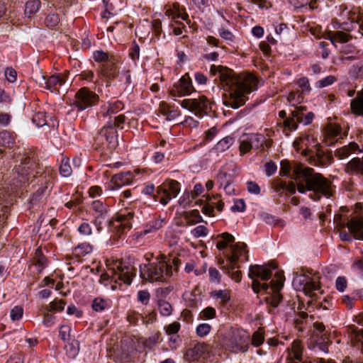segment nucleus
Returning a JSON list of instances; mask_svg holds the SVG:
<instances>
[{
    "label": "nucleus",
    "instance_id": "obj_1",
    "mask_svg": "<svg viewBox=\"0 0 363 363\" xmlns=\"http://www.w3.org/2000/svg\"><path fill=\"white\" fill-rule=\"evenodd\" d=\"M210 74H219V79L225 93L223 95V104L237 109L243 106L247 94L257 89V79L251 73L236 74L233 69L222 65H211Z\"/></svg>",
    "mask_w": 363,
    "mask_h": 363
},
{
    "label": "nucleus",
    "instance_id": "obj_2",
    "mask_svg": "<svg viewBox=\"0 0 363 363\" xmlns=\"http://www.w3.org/2000/svg\"><path fill=\"white\" fill-rule=\"evenodd\" d=\"M295 177L291 179H302L307 183L308 191H313L315 194L330 197L331 194V182L322 174L315 172L311 167H304L303 164H296L294 167Z\"/></svg>",
    "mask_w": 363,
    "mask_h": 363
},
{
    "label": "nucleus",
    "instance_id": "obj_3",
    "mask_svg": "<svg viewBox=\"0 0 363 363\" xmlns=\"http://www.w3.org/2000/svg\"><path fill=\"white\" fill-rule=\"evenodd\" d=\"M162 259L140 265V275L142 279L149 282H164L172 275V267L165 260L166 257L161 255Z\"/></svg>",
    "mask_w": 363,
    "mask_h": 363
},
{
    "label": "nucleus",
    "instance_id": "obj_4",
    "mask_svg": "<svg viewBox=\"0 0 363 363\" xmlns=\"http://www.w3.org/2000/svg\"><path fill=\"white\" fill-rule=\"evenodd\" d=\"M133 217V213L129 212L127 214L118 215L117 218L113 220L109 213H102L95 215L94 224L99 232L103 229L104 225H108L111 230L120 235L130 228V220Z\"/></svg>",
    "mask_w": 363,
    "mask_h": 363
},
{
    "label": "nucleus",
    "instance_id": "obj_5",
    "mask_svg": "<svg viewBox=\"0 0 363 363\" xmlns=\"http://www.w3.org/2000/svg\"><path fill=\"white\" fill-rule=\"evenodd\" d=\"M285 277L283 271L277 272L274 274V279L271 280L269 284L262 283L261 291H263L269 296L264 298L265 302L274 308L278 307L282 301L283 296L280 293L284 286Z\"/></svg>",
    "mask_w": 363,
    "mask_h": 363
},
{
    "label": "nucleus",
    "instance_id": "obj_6",
    "mask_svg": "<svg viewBox=\"0 0 363 363\" xmlns=\"http://www.w3.org/2000/svg\"><path fill=\"white\" fill-rule=\"evenodd\" d=\"M117 130L111 126H104L94 138V147L101 154L111 153L118 146Z\"/></svg>",
    "mask_w": 363,
    "mask_h": 363
},
{
    "label": "nucleus",
    "instance_id": "obj_7",
    "mask_svg": "<svg viewBox=\"0 0 363 363\" xmlns=\"http://www.w3.org/2000/svg\"><path fill=\"white\" fill-rule=\"evenodd\" d=\"M114 265L117 279L124 284L130 285L136 275L135 258L129 255L125 259L117 260Z\"/></svg>",
    "mask_w": 363,
    "mask_h": 363
},
{
    "label": "nucleus",
    "instance_id": "obj_8",
    "mask_svg": "<svg viewBox=\"0 0 363 363\" xmlns=\"http://www.w3.org/2000/svg\"><path fill=\"white\" fill-rule=\"evenodd\" d=\"M21 164L16 165L13 169V184L16 186H21L29 180L30 169L34 165L29 155L24 153L21 155Z\"/></svg>",
    "mask_w": 363,
    "mask_h": 363
},
{
    "label": "nucleus",
    "instance_id": "obj_9",
    "mask_svg": "<svg viewBox=\"0 0 363 363\" xmlns=\"http://www.w3.org/2000/svg\"><path fill=\"white\" fill-rule=\"evenodd\" d=\"M181 106L194 112L199 118L207 115L211 109V103L205 96H201L198 99H184L181 102Z\"/></svg>",
    "mask_w": 363,
    "mask_h": 363
},
{
    "label": "nucleus",
    "instance_id": "obj_10",
    "mask_svg": "<svg viewBox=\"0 0 363 363\" xmlns=\"http://www.w3.org/2000/svg\"><path fill=\"white\" fill-rule=\"evenodd\" d=\"M180 191V184L176 180H168L157 188V195L155 199L162 205H166L172 198H175Z\"/></svg>",
    "mask_w": 363,
    "mask_h": 363
},
{
    "label": "nucleus",
    "instance_id": "obj_11",
    "mask_svg": "<svg viewBox=\"0 0 363 363\" xmlns=\"http://www.w3.org/2000/svg\"><path fill=\"white\" fill-rule=\"evenodd\" d=\"M99 101V96L87 87H82L75 94L73 104L78 111H82L88 107L96 105Z\"/></svg>",
    "mask_w": 363,
    "mask_h": 363
},
{
    "label": "nucleus",
    "instance_id": "obj_12",
    "mask_svg": "<svg viewBox=\"0 0 363 363\" xmlns=\"http://www.w3.org/2000/svg\"><path fill=\"white\" fill-rule=\"evenodd\" d=\"M248 336L238 330H233L224 344L226 348L233 352H245L248 349L247 345Z\"/></svg>",
    "mask_w": 363,
    "mask_h": 363
},
{
    "label": "nucleus",
    "instance_id": "obj_13",
    "mask_svg": "<svg viewBox=\"0 0 363 363\" xmlns=\"http://www.w3.org/2000/svg\"><path fill=\"white\" fill-rule=\"evenodd\" d=\"M195 91L192 85L191 79L188 73L185 74L181 79L174 84L169 93L173 97H182L191 94Z\"/></svg>",
    "mask_w": 363,
    "mask_h": 363
},
{
    "label": "nucleus",
    "instance_id": "obj_14",
    "mask_svg": "<svg viewBox=\"0 0 363 363\" xmlns=\"http://www.w3.org/2000/svg\"><path fill=\"white\" fill-rule=\"evenodd\" d=\"M277 268V264L274 262H271L262 265H250L249 268L248 277L250 279L255 278L257 279V278H259L262 281H267L272 277V270L276 269Z\"/></svg>",
    "mask_w": 363,
    "mask_h": 363
},
{
    "label": "nucleus",
    "instance_id": "obj_15",
    "mask_svg": "<svg viewBox=\"0 0 363 363\" xmlns=\"http://www.w3.org/2000/svg\"><path fill=\"white\" fill-rule=\"evenodd\" d=\"M347 226L353 238L363 240V219L352 218L346 224H340V228Z\"/></svg>",
    "mask_w": 363,
    "mask_h": 363
},
{
    "label": "nucleus",
    "instance_id": "obj_16",
    "mask_svg": "<svg viewBox=\"0 0 363 363\" xmlns=\"http://www.w3.org/2000/svg\"><path fill=\"white\" fill-rule=\"evenodd\" d=\"M208 350L209 346L206 343L198 342L186 351L185 357L189 362L198 361Z\"/></svg>",
    "mask_w": 363,
    "mask_h": 363
},
{
    "label": "nucleus",
    "instance_id": "obj_17",
    "mask_svg": "<svg viewBox=\"0 0 363 363\" xmlns=\"http://www.w3.org/2000/svg\"><path fill=\"white\" fill-rule=\"evenodd\" d=\"M306 107L300 106L295 108L294 111L291 112V116L295 119V121L298 123H303L304 125H308L312 123L314 114L313 112H308L306 114L304 113L306 111Z\"/></svg>",
    "mask_w": 363,
    "mask_h": 363
},
{
    "label": "nucleus",
    "instance_id": "obj_18",
    "mask_svg": "<svg viewBox=\"0 0 363 363\" xmlns=\"http://www.w3.org/2000/svg\"><path fill=\"white\" fill-rule=\"evenodd\" d=\"M345 172L350 175H360L363 177V157L352 158L345 167Z\"/></svg>",
    "mask_w": 363,
    "mask_h": 363
},
{
    "label": "nucleus",
    "instance_id": "obj_19",
    "mask_svg": "<svg viewBox=\"0 0 363 363\" xmlns=\"http://www.w3.org/2000/svg\"><path fill=\"white\" fill-rule=\"evenodd\" d=\"M67 73H65L64 74H53L50 76L45 82V88L53 92L56 89L57 86H62L66 82V77Z\"/></svg>",
    "mask_w": 363,
    "mask_h": 363
},
{
    "label": "nucleus",
    "instance_id": "obj_20",
    "mask_svg": "<svg viewBox=\"0 0 363 363\" xmlns=\"http://www.w3.org/2000/svg\"><path fill=\"white\" fill-rule=\"evenodd\" d=\"M132 181L133 174L130 172L117 174L114 175L111 179V183L113 185L112 188H116L130 184Z\"/></svg>",
    "mask_w": 363,
    "mask_h": 363
},
{
    "label": "nucleus",
    "instance_id": "obj_21",
    "mask_svg": "<svg viewBox=\"0 0 363 363\" xmlns=\"http://www.w3.org/2000/svg\"><path fill=\"white\" fill-rule=\"evenodd\" d=\"M123 107V103L118 100L113 103H109L108 106H101L99 114L103 117H106L111 114L118 113L122 110Z\"/></svg>",
    "mask_w": 363,
    "mask_h": 363
},
{
    "label": "nucleus",
    "instance_id": "obj_22",
    "mask_svg": "<svg viewBox=\"0 0 363 363\" xmlns=\"http://www.w3.org/2000/svg\"><path fill=\"white\" fill-rule=\"evenodd\" d=\"M101 74L109 80L114 79L118 74L116 65L113 62H107L101 66Z\"/></svg>",
    "mask_w": 363,
    "mask_h": 363
},
{
    "label": "nucleus",
    "instance_id": "obj_23",
    "mask_svg": "<svg viewBox=\"0 0 363 363\" xmlns=\"http://www.w3.org/2000/svg\"><path fill=\"white\" fill-rule=\"evenodd\" d=\"M158 111L166 117V120L172 121L179 116V111L173 109L166 102L162 101L160 104Z\"/></svg>",
    "mask_w": 363,
    "mask_h": 363
},
{
    "label": "nucleus",
    "instance_id": "obj_24",
    "mask_svg": "<svg viewBox=\"0 0 363 363\" xmlns=\"http://www.w3.org/2000/svg\"><path fill=\"white\" fill-rule=\"evenodd\" d=\"M359 148L357 143L352 142L348 145H345L341 148L337 149L335 152V156L340 160L347 157L350 154Z\"/></svg>",
    "mask_w": 363,
    "mask_h": 363
},
{
    "label": "nucleus",
    "instance_id": "obj_25",
    "mask_svg": "<svg viewBox=\"0 0 363 363\" xmlns=\"http://www.w3.org/2000/svg\"><path fill=\"white\" fill-rule=\"evenodd\" d=\"M350 107L354 114L363 116V89L351 101Z\"/></svg>",
    "mask_w": 363,
    "mask_h": 363
},
{
    "label": "nucleus",
    "instance_id": "obj_26",
    "mask_svg": "<svg viewBox=\"0 0 363 363\" xmlns=\"http://www.w3.org/2000/svg\"><path fill=\"white\" fill-rule=\"evenodd\" d=\"M234 142V138L231 136H226L219 140L216 145L214 150L217 152H223L229 149Z\"/></svg>",
    "mask_w": 363,
    "mask_h": 363
},
{
    "label": "nucleus",
    "instance_id": "obj_27",
    "mask_svg": "<svg viewBox=\"0 0 363 363\" xmlns=\"http://www.w3.org/2000/svg\"><path fill=\"white\" fill-rule=\"evenodd\" d=\"M240 257V256L238 254V252L236 251V249L232 250V255L228 257L229 266L222 267L227 274H230V270H234L235 268L239 267L237 266V262Z\"/></svg>",
    "mask_w": 363,
    "mask_h": 363
},
{
    "label": "nucleus",
    "instance_id": "obj_28",
    "mask_svg": "<svg viewBox=\"0 0 363 363\" xmlns=\"http://www.w3.org/2000/svg\"><path fill=\"white\" fill-rule=\"evenodd\" d=\"M92 251V246L87 242L78 245L73 249V254L78 257H83Z\"/></svg>",
    "mask_w": 363,
    "mask_h": 363
},
{
    "label": "nucleus",
    "instance_id": "obj_29",
    "mask_svg": "<svg viewBox=\"0 0 363 363\" xmlns=\"http://www.w3.org/2000/svg\"><path fill=\"white\" fill-rule=\"evenodd\" d=\"M296 164H298V163L296 162H293L292 163H291L287 160H281V163H280L281 167H280V171H279V175L281 177H289V174L290 171L291 169L294 170V167ZM293 174H294L293 173ZM294 177H295V175L291 176L290 177L291 178Z\"/></svg>",
    "mask_w": 363,
    "mask_h": 363
},
{
    "label": "nucleus",
    "instance_id": "obj_30",
    "mask_svg": "<svg viewBox=\"0 0 363 363\" xmlns=\"http://www.w3.org/2000/svg\"><path fill=\"white\" fill-rule=\"evenodd\" d=\"M158 310L160 314L163 316H169L172 314L173 308L172 305L164 299H159L157 301Z\"/></svg>",
    "mask_w": 363,
    "mask_h": 363
},
{
    "label": "nucleus",
    "instance_id": "obj_31",
    "mask_svg": "<svg viewBox=\"0 0 363 363\" xmlns=\"http://www.w3.org/2000/svg\"><path fill=\"white\" fill-rule=\"evenodd\" d=\"M40 6V0H29L26 4L25 14L28 17L35 14L39 9Z\"/></svg>",
    "mask_w": 363,
    "mask_h": 363
},
{
    "label": "nucleus",
    "instance_id": "obj_32",
    "mask_svg": "<svg viewBox=\"0 0 363 363\" xmlns=\"http://www.w3.org/2000/svg\"><path fill=\"white\" fill-rule=\"evenodd\" d=\"M125 121V116L123 114H121L114 117L113 119L110 118V120L108 121L107 124L105 125V126H111L113 130H116V128L123 129Z\"/></svg>",
    "mask_w": 363,
    "mask_h": 363
},
{
    "label": "nucleus",
    "instance_id": "obj_33",
    "mask_svg": "<svg viewBox=\"0 0 363 363\" xmlns=\"http://www.w3.org/2000/svg\"><path fill=\"white\" fill-rule=\"evenodd\" d=\"M91 307L96 312H101L109 307V303L107 300L97 297L93 300Z\"/></svg>",
    "mask_w": 363,
    "mask_h": 363
},
{
    "label": "nucleus",
    "instance_id": "obj_34",
    "mask_svg": "<svg viewBox=\"0 0 363 363\" xmlns=\"http://www.w3.org/2000/svg\"><path fill=\"white\" fill-rule=\"evenodd\" d=\"M341 128L339 125H329L327 126V136L328 138L326 139L325 143L328 145H331L333 144V142L330 141L332 138H334L340 134Z\"/></svg>",
    "mask_w": 363,
    "mask_h": 363
},
{
    "label": "nucleus",
    "instance_id": "obj_35",
    "mask_svg": "<svg viewBox=\"0 0 363 363\" xmlns=\"http://www.w3.org/2000/svg\"><path fill=\"white\" fill-rule=\"evenodd\" d=\"M91 209L94 211L95 215L110 212L108 206L100 200H95L91 203Z\"/></svg>",
    "mask_w": 363,
    "mask_h": 363
},
{
    "label": "nucleus",
    "instance_id": "obj_36",
    "mask_svg": "<svg viewBox=\"0 0 363 363\" xmlns=\"http://www.w3.org/2000/svg\"><path fill=\"white\" fill-rule=\"evenodd\" d=\"M211 296L221 300L223 304H225L230 300V291L229 290H216L211 293Z\"/></svg>",
    "mask_w": 363,
    "mask_h": 363
},
{
    "label": "nucleus",
    "instance_id": "obj_37",
    "mask_svg": "<svg viewBox=\"0 0 363 363\" xmlns=\"http://www.w3.org/2000/svg\"><path fill=\"white\" fill-rule=\"evenodd\" d=\"M14 144V139L11 133L3 131L0 133V145L11 147Z\"/></svg>",
    "mask_w": 363,
    "mask_h": 363
},
{
    "label": "nucleus",
    "instance_id": "obj_38",
    "mask_svg": "<svg viewBox=\"0 0 363 363\" xmlns=\"http://www.w3.org/2000/svg\"><path fill=\"white\" fill-rule=\"evenodd\" d=\"M35 264L40 267V270L43 269L46 266L47 259L43 255L40 247L35 250V255L33 257Z\"/></svg>",
    "mask_w": 363,
    "mask_h": 363
},
{
    "label": "nucleus",
    "instance_id": "obj_39",
    "mask_svg": "<svg viewBox=\"0 0 363 363\" xmlns=\"http://www.w3.org/2000/svg\"><path fill=\"white\" fill-rule=\"evenodd\" d=\"M59 170L62 177H67L71 175L72 169L68 158L65 157L62 160Z\"/></svg>",
    "mask_w": 363,
    "mask_h": 363
},
{
    "label": "nucleus",
    "instance_id": "obj_40",
    "mask_svg": "<svg viewBox=\"0 0 363 363\" xmlns=\"http://www.w3.org/2000/svg\"><path fill=\"white\" fill-rule=\"evenodd\" d=\"M291 352L295 359L301 362L302 360L303 346L300 340H294L291 345Z\"/></svg>",
    "mask_w": 363,
    "mask_h": 363
},
{
    "label": "nucleus",
    "instance_id": "obj_41",
    "mask_svg": "<svg viewBox=\"0 0 363 363\" xmlns=\"http://www.w3.org/2000/svg\"><path fill=\"white\" fill-rule=\"evenodd\" d=\"M349 75L352 79L363 78V62L354 65L349 70Z\"/></svg>",
    "mask_w": 363,
    "mask_h": 363
},
{
    "label": "nucleus",
    "instance_id": "obj_42",
    "mask_svg": "<svg viewBox=\"0 0 363 363\" xmlns=\"http://www.w3.org/2000/svg\"><path fill=\"white\" fill-rule=\"evenodd\" d=\"M33 123L36 124L38 127H43L47 125L46 116L45 112H37L32 118Z\"/></svg>",
    "mask_w": 363,
    "mask_h": 363
},
{
    "label": "nucleus",
    "instance_id": "obj_43",
    "mask_svg": "<svg viewBox=\"0 0 363 363\" xmlns=\"http://www.w3.org/2000/svg\"><path fill=\"white\" fill-rule=\"evenodd\" d=\"M264 332L261 328H259L252 335V344L255 347H259L264 342Z\"/></svg>",
    "mask_w": 363,
    "mask_h": 363
},
{
    "label": "nucleus",
    "instance_id": "obj_44",
    "mask_svg": "<svg viewBox=\"0 0 363 363\" xmlns=\"http://www.w3.org/2000/svg\"><path fill=\"white\" fill-rule=\"evenodd\" d=\"M252 148V145L250 143V136H247L245 139L240 140L239 150L241 155L249 152Z\"/></svg>",
    "mask_w": 363,
    "mask_h": 363
},
{
    "label": "nucleus",
    "instance_id": "obj_45",
    "mask_svg": "<svg viewBox=\"0 0 363 363\" xmlns=\"http://www.w3.org/2000/svg\"><path fill=\"white\" fill-rule=\"evenodd\" d=\"M250 143H252L253 148L258 149L262 146L264 142V138L262 135L255 134L250 135Z\"/></svg>",
    "mask_w": 363,
    "mask_h": 363
},
{
    "label": "nucleus",
    "instance_id": "obj_46",
    "mask_svg": "<svg viewBox=\"0 0 363 363\" xmlns=\"http://www.w3.org/2000/svg\"><path fill=\"white\" fill-rule=\"evenodd\" d=\"M65 305H66V303L64 300L55 299L50 303V305H49L50 308L48 309V311H59V312L62 311L65 308Z\"/></svg>",
    "mask_w": 363,
    "mask_h": 363
},
{
    "label": "nucleus",
    "instance_id": "obj_47",
    "mask_svg": "<svg viewBox=\"0 0 363 363\" xmlns=\"http://www.w3.org/2000/svg\"><path fill=\"white\" fill-rule=\"evenodd\" d=\"M108 279H111L112 281H114L115 283L117 282L118 280L117 279V274H116V270L115 267L110 268L108 269V272L106 273H104L101 275L100 281H104Z\"/></svg>",
    "mask_w": 363,
    "mask_h": 363
},
{
    "label": "nucleus",
    "instance_id": "obj_48",
    "mask_svg": "<svg viewBox=\"0 0 363 363\" xmlns=\"http://www.w3.org/2000/svg\"><path fill=\"white\" fill-rule=\"evenodd\" d=\"M60 22L59 16L56 13L49 14L45 19V24L48 28L55 27Z\"/></svg>",
    "mask_w": 363,
    "mask_h": 363
},
{
    "label": "nucleus",
    "instance_id": "obj_49",
    "mask_svg": "<svg viewBox=\"0 0 363 363\" xmlns=\"http://www.w3.org/2000/svg\"><path fill=\"white\" fill-rule=\"evenodd\" d=\"M320 289L319 284L314 281L313 279L308 280L303 286V290L306 294H310L315 291H318Z\"/></svg>",
    "mask_w": 363,
    "mask_h": 363
},
{
    "label": "nucleus",
    "instance_id": "obj_50",
    "mask_svg": "<svg viewBox=\"0 0 363 363\" xmlns=\"http://www.w3.org/2000/svg\"><path fill=\"white\" fill-rule=\"evenodd\" d=\"M211 326L208 323H201L199 324L196 329V335L199 337H204L206 336L211 331Z\"/></svg>",
    "mask_w": 363,
    "mask_h": 363
},
{
    "label": "nucleus",
    "instance_id": "obj_51",
    "mask_svg": "<svg viewBox=\"0 0 363 363\" xmlns=\"http://www.w3.org/2000/svg\"><path fill=\"white\" fill-rule=\"evenodd\" d=\"M216 311L214 308L211 306L206 307L200 313L201 319H213L216 317Z\"/></svg>",
    "mask_w": 363,
    "mask_h": 363
},
{
    "label": "nucleus",
    "instance_id": "obj_52",
    "mask_svg": "<svg viewBox=\"0 0 363 363\" xmlns=\"http://www.w3.org/2000/svg\"><path fill=\"white\" fill-rule=\"evenodd\" d=\"M209 278L211 282L219 284L221 281V275L219 271L215 267H210L208 269Z\"/></svg>",
    "mask_w": 363,
    "mask_h": 363
},
{
    "label": "nucleus",
    "instance_id": "obj_53",
    "mask_svg": "<svg viewBox=\"0 0 363 363\" xmlns=\"http://www.w3.org/2000/svg\"><path fill=\"white\" fill-rule=\"evenodd\" d=\"M150 299V294L147 290H141L138 293V300L143 305H147Z\"/></svg>",
    "mask_w": 363,
    "mask_h": 363
},
{
    "label": "nucleus",
    "instance_id": "obj_54",
    "mask_svg": "<svg viewBox=\"0 0 363 363\" xmlns=\"http://www.w3.org/2000/svg\"><path fill=\"white\" fill-rule=\"evenodd\" d=\"M283 125L284 128H288L289 130H294L298 128L297 123L295 121L294 118L291 116L284 119Z\"/></svg>",
    "mask_w": 363,
    "mask_h": 363
},
{
    "label": "nucleus",
    "instance_id": "obj_55",
    "mask_svg": "<svg viewBox=\"0 0 363 363\" xmlns=\"http://www.w3.org/2000/svg\"><path fill=\"white\" fill-rule=\"evenodd\" d=\"M335 80L336 78L334 76L330 75L321 80H319L317 82V84L319 88H323L327 86L331 85L335 82Z\"/></svg>",
    "mask_w": 363,
    "mask_h": 363
},
{
    "label": "nucleus",
    "instance_id": "obj_56",
    "mask_svg": "<svg viewBox=\"0 0 363 363\" xmlns=\"http://www.w3.org/2000/svg\"><path fill=\"white\" fill-rule=\"evenodd\" d=\"M23 313V309L21 306H15L11 311V318L13 320H18L21 318Z\"/></svg>",
    "mask_w": 363,
    "mask_h": 363
},
{
    "label": "nucleus",
    "instance_id": "obj_57",
    "mask_svg": "<svg viewBox=\"0 0 363 363\" xmlns=\"http://www.w3.org/2000/svg\"><path fill=\"white\" fill-rule=\"evenodd\" d=\"M334 38L340 43H347L352 38V36L343 31H337L334 34Z\"/></svg>",
    "mask_w": 363,
    "mask_h": 363
},
{
    "label": "nucleus",
    "instance_id": "obj_58",
    "mask_svg": "<svg viewBox=\"0 0 363 363\" xmlns=\"http://www.w3.org/2000/svg\"><path fill=\"white\" fill-rule=\"evenodd\" d=\"M318 148L316 150L315 157H311V160L313 159L314 160L315 165L320 166L322 164V162L323 161V160L325 158V154L324 153L323 151H322L320 149V145H318Z\"/></svg>",
    "mask_w": 363,
    "mask_h": 363
},
{
    "label": "nucleus",
    "instance_id": "obj_59",
    "mask_svg": "<svg viewBox=\"0 0 363 363\" xmlns=\"http://www.w3.org/2000/svg\"><path fill=\"white\" fill-rule=\"evenodd\" d=\"M180 329V323L179 322H174L165 327L166 333L168 335H174L179 332Z\"/></svg>",
    "mask_w": 363,
    "mask_h": 363
},
{
    "label": "nucleus",
    "instance_id": "obj_60",
    "mask_svg": "<svg viewBox=\"0 0 363 363\" xmlns=\"http://www.w3.org/2000/svg\"><path fill=\"white\" fill-rule=\"evenodd\" d=\"M94 59L98 62H106L108 59V55L101 50H96L94 53Z\"/></svg>",
    "mask_w": 363,
    "mask_h": 363
},
{
    "label": "nucleus",
    "instance_id": "obj_61",
    "mask_svg": "<svg viewBox=\"0 0 363 363\" xmlns=\"http://www.w3.org/2000/svg\"><path fill=\"white\" fill-rule=\"evenodd\" d=\"M70 328L68 325H62L60 328V337L63 341H66L70 336Z\"/></svg>",
    "mask_w": 363,
    "mask_h": 363
},
{
    "label": "nucleus",
    "instance_id": "obj_62",
    "mask_svg": "<svg viewBox=\"0 0 363 363\" xmlns=\"http://www.w3.org/2000/svg\"><path fill=\"white\" fill-rule=\"evenodd\" d=\"M277 169V166L273 161H269L265 164V172L268 177L273 175Z\"/></svg>",
    "mask_w": 363,
    "mask_h": 363
},
{
    "label": "nucleus",
    "instance_id": "obj_63",
    "mask_svg": "<svg viewBox=\"0 0 363 363\" xmlns=\"http://www.w3.org/2000/svg\"><path fill=\"white\" fill-rule=\"evenodd\" d=\"M245 203L243 199L235 200L234 205L231 207V211L233 212L239 211L242 212L245 211Z\"/></svg>",
    "mask_w": 363,
    "mask_h": 363
},
{
    "label": "nucleus",
    "instance_id": "obj_64",
    "mask_svg": "<svg viewBox=\"0 0 363 363\" xmlns=\"http://www.w3.org/2000/svg\"><path fill=\"white\" fill-rule=\"evenodd\" d=\"M297 84H298V86L302 89L303 91H307V92L310 91L311 86L309 84V81L307 77H303L300 78L298 80Z\"/></svg>",
    "mask_w": 363,
    "mask_h": 363
}]
</instances>
